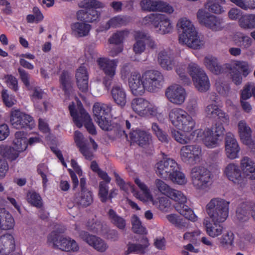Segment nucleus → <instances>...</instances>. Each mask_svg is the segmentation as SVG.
Returning <instances> with one entry per match:
<instances>
[{"label":"nucleus","instance_id":"obj_55","mask_svg":"<svg viewBox=\"0 0 255 255\" xmlns=\"http://www.w3.org/2000/svg\"><path fill=\"white\" fill-rule=\"evenodd\" d=\"M27 200L28 203L35 207L40 208L42 206L41 197L34 191H29L27 193Z\"/></svg>","mask_w":255,"mask_h":255},{"label":"nucleus","instance_id":"obj_33","mask_svg":"<svg viewBox=\"0 0 255 255\" xmlns=\"http://www.w3.org/2000/svg\"><path fill=\"white\" fill-rule=\"evenodd\" d=\"M111 110L112 106L111 104H105L100 103H95L93 108L95 120L105 118L106 116L108 115Z\"/></svg>","mask_w":255,"mask_h":255},{"label":"nucleus","instance_id":"obj_44","mask_svg":"<svg viewBox=\"0 0 255 255\" xmlns=\"http://www.w3.org/2000/svg\"><path fill=\"white\" fill-rule=\"evenodd\" d=\"M176 211L185 218L192 221H195L196 219V216L194 214L193 210L189 208L185 203L181 204H176L175 206Z\"/></svg>","mask_w":255,"mask_h":255},{"label":"nucleus","instance_id":"obj_63","mask_svg":"<svg viewBox=\"0 0 255 255\" xmlns=\"http://www.w3.org/2000/svg\"><path fill=\"white\" fill-rule=\"evenodd\" d=\"M82 3L83 6L88 9L102 8L104 6V4L98 0H84Z\"/></svg>","mask_w":255,"mask_h":255},{"label":"nucleus","instance_id":"obj_53","mask_svg":"<svg viewBox=\"0 0 255 255\" xmlns=\"http://www.w3.org/2000/svg\"><path fill=\"white\" fill-rule=\"evenodd\" d=\"M176 170L167 179L170 180L173 183L179 185L185 184L187 183V179L184 173L180 171L178 166Z\"/></svg>","mask_w":255,"mask_h":255},{"label":"nucleus","instance_id":"obj_22","mask_svg":"<svg viewBox=\"0 0 255 255\" xmlns=\"http://www.w3.org/2000/svg\"><path fill=\"white\" fill-rule=\"evenodd\" d=\"M129 134L131 142L135 143L141 147L149 144L151 140V134L140 129L132 130Z\"/></svg>","mask_w":255,"mask_h":255},{"label":"nucleus","instance_id":"obj_25","mask_svg":"<svg viewBox=\"0 0 255 255\" xmlns=\"http://www.w3.org/2000/svg\"><path fill=\"white\" fill-rule=\"evenodd\" d=\"M225 173L228 179L235 184H240L243 180L239 167L234 163H230L226 166Z\"/></svg>","mask_w":255,"mask_h":255},{"label":"nucleus","instance_id":"obj_49","mask_svg":"<svg viewBox=\"0 0 255 255\" xmlns=\"http://www.w3.org/2000/svg\"><path fill=\"white\" fill-rule=\"evenodd\" d=\"M168 221L179 229H184L188 227V223L180 219L175 214H170L166 216Z\"/></svg>","mask_w":255,"mask_h":255},{"label":"nucleus","instance_id":"obj_23","mask_svg":"<svg viewBox=\"0 0 255 255\" xmlns=\"http://www.w3.org/2000/svg\"><path fill=\"white\" fill-rule=\"evenodd\" d=\"M149 107V103L143 98H135L131 102L133 110L140 116L152 114L153 111Z\"/></svg>","mask_w":255,"mask_h":255},{"label":"nucleus","instance_id":"obj_3","mask_svg":"<svg viewBox=\"0 0 255 255\" xmlns=\"http://www.w3.org/2000/svg\"><path fill=\"white\" fill-rule=\"evenodd\" d=\"M179 31V43L185 44L194 49L201 48L204 44L203 37L200 35L192 22L187 18H180L177 24Z\"/></svg>","mask_w":255,"mask_h":255},{"label":"nucleus","instance_id":"obj_2","mask_svg":"<svg viewBox=\"0 0 255 255\" xmlns=\"http://www.w3.org/2000/svg\"><path fill=\"white\" fill-rule=\"evenodd\" d=\"M169 118L172 125L184 133L175 129H170L172 137L178 142L185 144L193 139V133L188 135L195 128L196 122L186 111L180 108H174L169 113ZM193 131V132H194Z\"/></svg>","mask_w":255,"mask_h":255},{"label":"nucleus","instance_id":"obj_52","mask_svg":"<svg viewBox=\"0 0 255 255\" xmlns=\"http://www.w3.org/2000/svg\"><path fill=\"white\" fill-rule=\"evenodd\" d=\"M167 196L177 202V204H181L186 202V196L181 191L173 188L170 189Z\"/></svg>","mask_w":255,"mask_h":255},{"label":"nucleus","instance_id":"obj_61","mask_svg":"<svg viewBox=\"0 0 255 255\" xmlns=\"http://www.w3.org/2000/svg\"><path fill=\"white\" fill-rule=\"evenodd\" d=\"M154 185L159 192L166 196L171 188L168 184L159 179H156L155 180Z\"/></svg>","mask_w":255,"mask_h":255},{"label":"nucleus","instance_id":"obj_40","mask_svg":"<svg viewBox=\"0 0 255 255\" xmlns=\"http://www.w3.org/2000/svg\"><path fill=\"white\" fill-rule=\"evenodd\" d=\"M60 82L61 88L65 94L67 95H70L72 93L73 83L72 78L68 72H62L60 77Z\"/></svg>","mask_w":255,"mask_h":255},{"label":"nucleus","instance_id":"obj_64","mask_svg":"<svg viewBox=\"0 0 255 255\" xmlns=\"http://www.w3.org/2000/svg\"><path fill=\"white\" fill-rule=\"evenodd\" d=\"M95 121L103 130L109 131L112 130L113 128V124H112L111 121L108 120L106 117Z\"/></svg>","mask_w":255,"mask_h":255},{"label":"nucleus","instance_id":"obj_41","mask_svg":"<svg viewBox=\"0 0 255 255\" xmlns=\"http://www.w3.org/2000/svg\"><path fill=\"white\" fill-rule=\"evenodd\" d=\"M59 243L60 244L57 245V247L62 251H76L79 249V247L75 241L70 238L61 237Z\"/></svg>","mask_w":255,"mask_h":255},{"label":"nucleus","instance_id":"obj_37","mask_svg":"<svg viewBox=\"0 0 255 255\" xmlns=\"http://www.w3.org/2000/svg\"><path fill=\"white\" fill-rule=\"evenodd\" d=\"M72 33L77 37L87 36L91 29V25L84 22H77L71 25Z\"/></svg>","mask_w":255,"mask_h":255},{"label":"nucleus","instance_id":"obj_20","mask_svg":"<svg viewBox=\"0 0 255 255\" xmlns=\"http://www.w3.org/2000/svg\"><path fill=\"white\" fill-rule=\"evenodd\" d=\"M74 141L76 145L79 148V151L85 158L91 160L94 157V155L89 147V143L88 140L85 139L83 134L78 130L74 132Z\"/></svg>","mask_w":255,"mask_h":255},{"label":"nucleus","instance_id":"obj_62","mask_svg":"<svg viewBox=\"0 0 255 255\" xmlns=\"http://www.w3.org/2000/svg\"><path fill=\"white\" fill-rule=\"evenodd\" d=\"M108 187L106 183L103 181L100 182L99 195L101 201L104 203L108 200Z\"/></svg>","mask_w":255,"mask_h":255},{"label":"nucleus","instance_id":"obj_42","mask_svg":"<svg viewBox=\"0 0 255 255\" xmlns=\"http://www.w3.org/2000/svg\"><path fill=\"white\" fill-rule=\"evenodd\" d=\"M18 149L16 146L11 147L2 145L0 146V154L10 160H14L18 156L19 152L22 151Z\"/></svg>","mask_w":255,"mask_h":255},{"label":"nucleus","instance_id":"obj_54","mask_svg":"<svg viewBox=\"0 0 255 255\" xmlns=\"http://www.w3.org/2000/svg\"><path fill=\"white\" fill-rule=\"evenodd\" d=\"M132 230L136 234H142L145 232V228L142 225L139 218L135 215H133L131 218Z\"/></svg>","mask_w":255,"mask_h":255},{"label":"nucleus","instance_id":"obj_38","mask_svg":"<svg viewBox=\"0 0 255 255\" xmlns=\"http://www.w3.org/2000/svg\"><path fill=\"white\" fill-rule=\"evenodd\" d=\"M197 90L201 92L208 91L210 87L209 78L205 72L201 73L200 75L193 80Z\"/></svg>","mask_w":255,"mask_h":255},{"label":"nucleus","instance_id":"obj_14","mask_svg":"<svg viewBox=\"0 0 255 255\" xmlns=\"http://www.w3.org/2000/svg\"><path fill=\"white\" fill-rule=\"evenodd\" d=\"M165 95L170 102L176 105H182L187 97L185 90L177 84H173L167 87Z\"/></svg>","mask_w":255,"mask_h":255},{"label":"nucleus","instance_id":"obj_18","mask_svg":"<svg viewBox=\"0 0 255 255\" xmlns=\"http://www.w3.org/2000/svg\"><path fill=\"white\" fill-rule=\"evenodd\" d=\"M79 237L89 246L93 247L100 252H105L108 248L107 244L104 240L85 231H78Z\"/></svg>","mask_w":255,"mask_h":255},{"label":"nucleus","instance_id":"obj_19","mask_svg":"<svg viewBox=\"0 0 255 255\" xmlns=\"http://www.w3.org/2000/svg\"><path fill=\"white\" fill-rule=\"evenodd\" d=\"M128 85L132 93L135 96L143 95L146 88L144 80H143L142 75L137 72H132L128 78Z\"/></svg>","mask_w":255,"mask_h":255},{"label":"nucleus","instance_id":"obj_58","mask_svg":"<svg viewBox=\"0 0 255 255\" xmlns=\"http://www.w3.org/2000/svg\"><path fill=\"white\" fill-rule=\"evenodd\" d=\"M234 235L232 232H227L223 235L220 239V244L222 247L228 249L233 245Z\"/></svg>","mask_w":255,"mask_h":255},{"label":"nucleus","instance_id":"obj_17","mask_svg":"<svg viewBox=\"0 0 255 255\" xmlns=\"http://www.w3.org/2000/svg\"><path fill=\"white\" fill-rule=\"evenodd\" d=\"M250 215L255 220V203L243 202L237 208L235 219L239 222H245L249 220Z\"/></svg>","mask_w":255,"mask_h":255},{"label":"nucleus","instance_id":"obj_46","mask_svg":"<svg viewBox=\"0 0 255 255\" xmlns=\"http://www.w3.org/2000/svg\"><path fill=\"white\" fill-rule=\"evenodd\" d=\"M234 41L241 48L247 49L252 45L253 40L249 36L240 33L234 36Z\"/></svg>","mask_w":255,"mask_h":255},{"label":"nucleus","instance_id":"obj_21","mask_svg":"<svg viewBox=\"0 0 255 255\" xmlns=\"http://www.w3.org/2000/svg\"><path fill=\"white\" fill-rule=\"evenodd\" d=\"M225 148L226 155L229 158L234 159L238 157L240 148L236 139L231 132L226 133Z\"/></svg>","mask_w":255,"mask_h":255},{"label":"nucleus","instance_id":"obj_7","mask_svg":"<svg viewBox=\"0 0 255 255\" xmlns=\"http://www.w3.org/2000/svg\"><path fill=\"white\" fill-rule=\"evenodd\" d=\"M97 63L100 70L105 74L103 83L106 89H109L112 84L116 73L118 60L100 57L97 59Z\"/></svg>","mask_w":255,"mask_h":255},{"label":"nucleus","instance_id":"obj_48","mask_svg":"<svg viewBox=\"0 0 255 255\" xmlns=\"http://www.w3.org/2000/svg\"><path fill=\"white\" fill-rule=\"evenodd\" d=\"M128 22L127 16L123 15H118L110 19L107 23L108 25V28L111 27H116L126 25Z\"/></svg>","mask_w":255,"mask_h":255},{"label":"nucleus","instance_id":"obj_4","mask_svg":"<svg viewBox=\"0 0 255 255\" xmlns=\"http://www.w3.org/2000/svg\"><path fill=\"white\" fill-rule=\"evenodd\" d=\"M190 178L193 186L197 189H209L213 184L214 176L207 168L195 166L190 172Z\"/></svg>","mask_w":255,"mask_h":255},{"label":"nucleus","instance_id":"obj_16","mask_svg":"<svg viewBox=\"0 0 255 255\" xmlns=\"http://www.w3.org/2000/svg\"><path fill=\"white\" fill-rule=\"evenodd\" d=\"M140 5L144 11H159L168 13H171L174 11L173 8L170 5L159 0H142Z\"/></svg>","mask_w":255,"mask_h":255},{"label":"nucleus","instance_id":"obj_32","mask_svg":"<svg viewBox=\"0 0 255 255\" xmlns=\"http://www.w3.org/2000/svg\"><path fill=\"white\" fill-rule=\"evenodd\" d=\"M99 16L98 11L95 9L81 10L77 13V19L85 22H93L96 21Z\"/></svg>","mask_w":255,"mask_h":255},{"label":"nucleus","instance_id":"obj_50","mask_svg":"<svg viewBox=\"0 0 255 255\" xmlns=\"http://www.w3.org/2000/svg\"><path fill=\"white\" fill-rule=\"evenodd\" d=\"M151 128L160 141L166 143L169 142L170 139V137L159 128L156 123H154L152 124Z\"/></svg>","mask_w":255,"mask_h":255},{"label":"nucleus","instance_id":"obj_27","mask_svg":"<svg viewBox=\"0 0 255 255\" xmlns=\"http://www.w3.org/2000/svg\"><path fill=\"white\" fill-rule=\"evenodd\" d=\"M15 225L14 218L4 208H0V228L8 230L13 229Z\"/></svg>","mask_w":255,"mask_h":255},{"label":"nucleus","instance_id":"obj_13","mask_svg":"<svg viewBox=\"0 0 255 255\" xmlns=\"http://www.w3.org/2000/svg\"><path fill=\"white\" fill-rule=\"evenodd\" d=\"M201 154V148L197 145L183 146L180 149L182 160L188 164L193 165L199 162Z\"/></svg>","mask_w":255,"mask_h":255},{"label":"nucleus","instance_id":"obj_5","mask_svg":"<svg viewBox=\"0 0 255 255\" xmlns=\"http://www.w3.org/2000/svg\"><path fill=\"white\" fill-rule=\"evenodd\" d=\"M224 128L222 124H216L211 128L204 130H195L194 133L197 134V136L201 137L204 144L209 148H214L219 145V140L224 135Z\"/></svg>","mask_w":255,"mask_h":255},{"label":"nucleus","instance_id":"obj_15","mask_svg":"<svg viewBox=\"0 0 255 255\" xmlns=\"http://www.w3.org/2000/svg\"><path fill=\"white\" fill-rule=\"evenodd\" d=\"M178 166L177 163L174 159L164 158L156 164V172L161 178L167 179L176 171Z\"/></svg>","mask_w":255,"mask_h":255},{"label":"nucleus","instance_id":"obj_45","mask_svg":"<svg viewBox=\"0 0 255 255\" xmlns=\"http://www.w3.org/2000/svg\"><path fill=\"white\" fill-rule=\"evenodd\" d=\"M239 25L246 29L255 28V14H245L239 20Z\"/></svg>","mask_w":255,"mask_h":255},{"label":"nucleus","instance_id":"obj_24","mask_svg":"<svg viewBox=\"0 0 255 255\" xmlns=\"http://www.w3.org/2000/svg\"><path fill=\"white\" fill-rule=\"evenodd\" d=\"M157 61L162 68L168 71L172 70L176 64V61L173 58L171 52L165 50H162L158 53Z\"/></svg>","mask_w":255,"mask_h":255},{"label":"nucleus","instance_id":"obj_1","mask_svg":"<svg viewBox=\"0 0 255 255\" xmlns=\"http://www.w3.org/2000/svg\"><path fill=\"white\" fill-rule=\"evenodd\" d=\"M230 203L224 199L214 198L206 205L207 213L214 224L213 225L209 219L206 218L204 220L203 225L210 237L214 238L222 234L223 228L219 224L227 219Z\"/></svg>","mask_w":255,"mask_h":255},{"label":"nucleus","instance_id":"obj_10","mask_svg":"<svg viewBox=\"0 0 255 255\" xmlns=\"http://www.w3.org/2000/svg\"><path fill=\"white\" fill-rule=\"evenodd\" d=\"M227 68L230 71L229 73L233 82L237 85H240L242 82L241 72L246 77L252 71L248 63L243 61L233 62Z\"/></svg>","mask_w":255,"mask_h":255},{"label":"nucleus","instance_id":"obj_60","mask_svg":"<svg viewBox=\"0 0 255 255\" xmlns=\"http://www.w3.org/2000/svg\"><path fill=\"white\" fill-rule=\"evenodd\" d=\"M65 229L61 228L60 230L52 232L48 236V241L57 246V245L60 244L59 241L61 237H63L60 235V234L63 233Z\"/></svg>","mask_w":255,"mask_h":255},{"label":"nucleus","instance_id":"obj_35","mask_svg":"<svg viewBox=\"0 0 255 255\" xmlns=\"http://www.w3.org/2000/svg\"><path fill=\"white\" fill-rule=\"evenodd\" d=\"M238 132L242 142L248 143L252 138V130L245 121H241L238 125Z\"/></svg>","mask_w":255,"mask_h":255},{"label":"nucleus","instance_id":"obj_11","mask_svg":"<svg viewBox=\"0 0 255 255\" xmlns=\"http://www.w3.org/2000/svg\"><path fill=\"white\" fill-rule=\"evenodd\" d=\"M145 19L151 22L156 29V31L160 34L168 33L172 30V26L170 20L164 14H150L146 16Z\"/></svg>","mask_w":255,"mask_h":255},{"label":"nucleus","instance_id":"obj_9","mask_svg":"<svg viewBox=\"0 0 255 255\" xmlns=\"http://www.w3.org/2000/svg\"><path fill=\"white\" fill-rule=\"evenodd\" d=\"M146 90L150 92H155L161 89L164 82L163 74L157 70H148L142 74Z\"/></svg>","mask_w":255,"mask_h":255},{"label":"nucleus","instance_id":"obj_31","mask_svg":"<svg viewBox=\"0 0 255 255\" xmlns=\"http://www.w3.org/2000/svg\"><path fill=\"white\" fill-rule=\"evenodd\" d=\"M146 36V33L141 31L134 32L133 37L135 42L133 45L132 49L135 54H141L145 50V43L142 41Z\"/></svg>","mask_w":255,"mask_h":255},{"label":"nucleus","instance_id":"obj_26","mask_svg":"<svg viewBox=\"0 0 255 255\" xmlns=\"http://www.w3.org/2000/svg\"><path fill=\"white\" fill-rule=\"evenodd\" d=\"M15 247L14 240L12 236L9 234L1 235L0 237V254H8Z\"/></svg>","mask_w":255,"mask_h":255},{"label":"nucleus","instance_id":"obj_29","mask_svg":"<svg viewBox=\"0 0 255 255\" xmlns=\"http://www.w3.org/2000/svg\"><path fill=\"white\" fill-rule=\"evenodd\" d=\"M241 168L245 176L250 179H255V164L248 157H244L241 161Z\"/></svg>","mask_w":255,"mask_h":255},{"label":"nucleus","instance_id":"obj_51","mask_svg":"<svg viewBox=\"0 0 255 255\" xmlns=\"http://www.w3.org/2000/svg\"><path fill=\"white\" fill-rule=\"evenodd\" d=\"M186 110L191 116H195L198 112L199 107L197 98H190L187 103Z\"/></svg>","mask_w":255,"mask_h":255},{"label":"nucleus","instance_id":"obj_59","mask_svg":"<svg viewBox=\"0 0 255 255\" xmlns=\"http://www.w3.org/2000/svg\"><path fill=\"white\" fill-rule=\"evenodd\" d=\"M188 72L192 77L193 80L200 75L201 73L205 72L204 70L201 68L197 64L193 62L189 64Z\"/></svg>","mask_w":255,"mask_h":255},{"label":"nucleus","instance_id":"obj_39","mask_svg":"<svg viewBox=\"0 0 255 255\" xmlns=\"http://www.w3.org/2000/svg\"><path fill=\"white\" fill-rule=\"evenodd\" d=\"M148 246V240L145 237H142L138 244L129 243L128 245V248L127 251L128 254L135 253L136 254H143L145 253V249Z\"/></svg>","mask_w":255,"mask_h":255},{"label":"nucleus","instance_id":"obj_6","mask_svg":"<svg viewBox=\"0 0 255 255\" xmlns=\"http://www.w3.org/2000/svg\"><path fill=\"white\" fill-rule=\"evenodd\" d=\"M68 108L73 122L78 128H81L84 125L89 133L92 135L97 133L96 128L90 116L82 107L79 106L78 111H77L75 110L74 104L72 103Z\"/></svg>","mask_w":255,"mask_h":255},{"label":"nucleus","instance_id":"obj_12","mask_svg":"<svg viewBox=\"0 0 255 255\" xmlns=\"http://www.w3.org/2000/svg\"><path fill=\"white\" fill-rule=\"evenodd\" d=\"M10 123L13 127L16 129L24 128H32L34 125L33 119L31 116L19 110L11 112Z\"/></svg>","mask_w":255,"mask_h":255},{"label":"nucleus","instance_id":"obj_36","mask_svg":"<svg viewBox=\"0 0 255 255\" xmlns=\"http://www.w3.org/2000/svg\"><path fill=\"white\" fill-rule=\"evenodd\" d=\"M109 220L111 223L121 230H124L126 227V221L119 216L113 209H110L107 212Z\"/></svg>","mask_w":255,"mask_h":255},{"label":"nucleus","instance_id":"obj_28","mask_svg":"<svg viewBox=\"0 0 255 255\" xmlns=\"http://www.w3.org/2000/svg\"><path fill=\"white\" fill-rule=\"evenodd\" d=\"M113 101L119 106L123 108L127 103V95L124 89L120 86H114L111 90Z\"/></svg>","mask_w":255,"mask_h":255},{"label":"nucleus","instance_id":"obj_57","mask_svg":"<svg viewBox=\"0 0 255 255\" xmlns=\"http://www.w3.org/2000/svg\"><path fill=\"white\" fill-rule=\"evenodd\" d=\"M128 31L127 30L118 31L113 34L109 39V42L110 43L119 44L123 42L124 39L128 35Z\"/></svg>","mask_w":255,"mask_h":255},{"label":"nucleus","instance_id":"obj_34","mask_svg":"<svg viewBox=\"0 0 255 255\" xmlns=\"http://www.w3.org/2000/svg\"><path fill=\"white\" fill-rule=\"evenodd\" d=\"M206 117L209 118H215L217 117L220 119L223 122H226L228 120V118L215 104H209L205 109Z\"/></svg>","mask_w":255,"mask_h":255},{"label":"nucleus","instance_id":"obj_56","mask_svg":"<svg viewBox=\"0 0 255 255\" xmlns=\"http://www.w3.org/2000/svg\"><path fill=\"white\" fill-rule=\"evenodd\" d=\"M222 3L207 1L205 4V7L209 12L216 14H221L225 11L224 8L221 6Z\"/></svg>","mask_w":255,"mask_h":255},{"label":"nucleus","instance_id":"obj_43","mask_svg":"<svg viewBox=\"0 0 255 255\" xmlns=\"http://www.w3.org/2000/svg\"><path fill=\"white\" fill-rule=\"evenodd\" d=\"M206 66L213 73L219 74L222 71V68L219 64L216 58L212 56H207L204 59Z\"/></svg>","mask_w":255,"mask_h":255},{"label":"nucleus","instance_id":"obj_47","mask_svg":"<svg viewBox=\"0 0 255 255\" xmlns=\"http://www.w3.org/2000/svg\"><path fill=\"white\" fill-rule=\"evenodd\" d=\"M24 135L23 131H17L15 133V138L13 142L19 151H23L27 148V141Z\"/></svg>","mask_w":255,"mask_h":255},{"label":"nucleus","instance_id":"obj_8","mask_svg":"<svg viewBox=\"0 0 255 255\" xmlns=\"http://www.w3.org/2000/svg\"><path fill=\"white\" fill-rule=\"evenodd\" d=\"M199 22L202 25L214 31H221L224 27L223 19L211 14L205 9H199L196 13Z\"/></svg>","mask_w":255,"mask_h":255},{"label":"nucleus","instance_id":"obj_30","mask_svg":"<svg viewBox=\"0 0 255 255\" xmlns=\"http://www.w3.org/2000/svg\"><path fill=\"white\" fill-rule=\"evenodd\" d=\"M93 195L89 190H83L75 195L76 203L81 207H86L93 202Z\"/></svg>","mask_w":255,"mask_h":255}]
</instances>
